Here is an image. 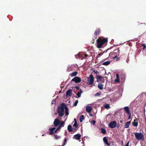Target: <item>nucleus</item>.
<instances>
[{"label": "nucleus", "mask_w": 146, "mask_h": 146, "mask_svg": "<svg viewBox=\"0 0 146 146\" xmlns=\"http://www.w3.org/2000/svg\"><path fill=\"white\" fill-rule=\"evenodd\" d=\"M68 130L69 132H73V129L71 125H69L68 127Z\"/></svg>", "instance_id": "21"}, {"label": "nucleus", "mask_w": 146, "mask_h": 146, "mask_svg": "<svg viewBox=\"0 0 146 146\" xmlns=\"http://www.w3.org/2000/svg\"><path fill=\"white\" fill-rule=\"evenodd\" d=\"M72 89H69L66 93V96L67 97H70L72 94Z\"/></svg>", "instance_id": "9"}, {"label": "nucleus", "mask_w": 146, "mask_h": 146, "mask_svg": "<svg viewBox=\"0 0 146 146\" xmlns=\"http://www.w3.org/2000/svg\"><path fill=\"white\" fill-rule=\"evenodd\" d=\"M96 121L95 120H93L91 122V123L93 124V125H94L95 124Z\"/></svg>", "instance_id": "38"}, {"label": "nucleus", "mask_w": 146, "mask_h": 146, "mask_svg": "<svg viewBox=\"0 0 146 146\" xmlns=\"http://www.w3.org/2000/svg\"><path fill=\"white\" fill-rule=\"evenodd\" d=\"M54 136L55 137V138L56 139H58L60 138V136H58L57 135H54Z\"/></svg>", "instance_id": "30"}, {"label": "nucleus", "mask_w": 146, "mask_h": 146, "mask_svg": "<svg viewBox=\"0 0 146 146\" xmlns=\"http://www.w3.org/2000/svg\"><path fill=\"white\" fill-rule=\"evenodd\" d=\"M101 132L103 134H104L106 133V130L103 128H101Z\"/></svg>", "instance_id": "26"}, {"label": "nucleus", "mask_w": 146, "mask_h": 146, "mask_svg": "<svg viewBox=\"0 0 146 146\" xmlns=\"http://www.w3.org/2000/svg\"><path fill=\"white\" fill-rule=\"evenodd\" d=\"M92 73H94L95 74H97L99 72L98 71H97L94 70L93 71Z\"/></svg>", "instance_id": "36"}, {"label": "nucleus", "mask_w": 146, "mask_h": 146, "mask_svg": "<svg viewBox=\"0 0 146 146\" xmlns=\"http://www.w3.org/2000/svg\"><path fill=\"white\" fill-rule=\"evenodd\" d=\"M65 104L62 103L60 106H58L57 109V113L59 116L62 117L64 114Z\"/></svg>", "instance_id": "2"}, {"label": "nucleus", "mask_w": 146, "mask_h": 146, "mask_svg": "<svg viewBox=\"0 0 146 146\" xmlns=\"http://www.w3.org/2000/svg\"><path fill=\"white\" fill-rule=\"evenodd\" d=\"M81 81V79L79 77L75 76L72 80L71 81H74L76 83H78L80 82Z\"/></svg>", "instance_id": "8"}, {"label": "nucleus", "mask_w": 146, "mask_h": 146, "mask_svg": "<svg viewBox=\"0 0 146 146\" xmlns=\"http://www.w3.org/2000/svg\"><path fill=\"white\" fill-rule=\"evenodd\" d=\"M110 61H107L103 63L102 64L105 66H108L110 64Z\"/></svg>", "instance_id": "25"}, {"label": "nucleus", "mask_w": 146, "mask_h": 146, "mask_svg": "<svg viewBox=\"0 0 146 146\" xmlns=\"http://www.w3.org/2000/svg\"><path fill=\"white\" fill-rule=\"evenodd\" d=\"M101 94L100 93H99L98 92L95 95V96H98L100 95Z\"/></svg>", "instance_id": "37"}, {"label": "nucleus", "mask_w": 146, "mask_h": 146, "mask_svg": "<svg viewBox=\"0 0 146 146\" xmlns=\"http://www.w3.org/2000/svg\"><path fill=\"white\" fill-rule=\"evenodd\" d=\"M64 109L65 110V113L66 115H68L69 114V113L68 112V108L66 106L65 104Z\"/></svg>", "instance_id": "20"}, {"label": "nucleus", "mask_w": 146, "mask_h": 146, "mask_svg": "<svg viewBox=\"0 0 146 146\" xmlns=\"http://www.w3.org/2000/svg\"><path fill=\"white\" fill-rule=\"evenodd\" d=\"M129 141L127 142V143L125 145V146H129Z\"/></svg>", "instance_id": "44"}, {"label": "nucleus", "mask_w": 146, "mask_h": 146, "mask_svg": "<svg viewBox=\"0 0 146 146\" xmlns=\"http://www.w3.org/2000/svg\"><path fill=\"white\" fill-rule=\"evenodd\" d=\"M83 92L82 91L81 89L80 90L79 92H78L77 94L76 95L78 98H79L80 97L81 94Z\"/></svg>", "instance_id": "23"}, {"label": "nucleus", "mask_w": 146, "mask_h": 146, "mask_svg": "<svg viewBox=\"0 0 146 146\" xmlns=\"http://www.w3.org/2000/svg\"><path fill=\"white\" fill-rule=\"evenodd\" d=\"M74 137L76 139L78 140L81 138V135L80 134H77L75 135Z\"/></svg>", "instance_id": "12"}, {"label": "nucleus", "mask_w": 146, "mask_h": 146, "mask_svg": "<svg viewBox=\"0 0 146 146\" xmlns=\"http://www.w3.org/2000/svg\"><path fill=\"white\" fill-rule=\"evenodd\" d=\"M135 135L136 139L138 140H143L144 139V135L142 133H136Z\"/></svg>", "instance_id": "4"}, {"label": "nucleus", "mask_w": 146, "mask_h": 146, "mask_svg": "<svg viewBox=\"0 0 146 146\" xmlns=\"http://www.w3.org/2000/svg\"><path fill=\"white\" fill-rule=\"evenodd\" d=\"M56 129L55 127H53L52 128H50L49 129V130L50 131L49 132V134L50 135H53L54 133V130Z\"/></svg>", "instance_id": "14"}, {"label": "nucleus", "mask_w": 146, "mask_h": 146, "mask_svg": "<svg viewBox=\"0 0 146 146\" xmlns=\"http://www.w3.org/2000/svg\"><path fill=\"white\" fill-rule=\"evenodd\" d=\"M76 127H75V129L73 128V129H74L75 130H76Z\"/></svg>", "instance_id": "47"}, {"label": "nucleus", "mask_w": 146, "mask_h": 146, "mask_svg": "<svg viewBox=\"0 0 146 146\" xmlns=\"http://www.w3.org/2000/svg\"><path fill=\"white\" fill-rule=\"evenodd\" d=\"M104 107L105 108L107 109H108L110 108V106L109 104H106L104 105Z\"/></svg>", "instance_id": "28"}, {"label": "nucleus", "mask_w": 146, "mask_h": 146, "mask_svg": "<svg viewBox=\"0 0 146 146\" xmlns=\"http://www.w3.org/2000/svg\"><path fill=\"white\" fill-rule=\"evenodd\" d=\"M117 123L116 121H114L111 122L109 124V126L111 128H115L116 126Z\"/></svg>", "instance_id": "6"}, {"label": "nucleus", "mask_w": 146, "mask_h": 146, "mask_svg": "<svg viewBox=\"0 0 146 146\" xmlns=\"http://www.w3.org/2000/svg\"><path fill=\"white\" fill-rule=\"evenodd\" d=\"M60 123V121L58 118L55 119L54 121L53 124L55 127H57L59 125Z\"/></svg>", "instance_id": "7"}, {"label": "nucleus", "mask_w": 146, "mask_h": 146, "mask_svg": "<svg viewBox=\"0 0 146 146\" xmlns=\"http://www.w3.org/2000/svg\"><path fill=\"white\" fill-rule=\"evenodd\" d=\"M76 121L74 123L73 125V126L76 127V128L78 126V124H77L76 122V119H74Z\"/></svg>", "instance_id": "29"}, {"label": "nucleus", "mask_w": 146, "mask_h": 146, "mask_svg": "<svg viewBox=\"0 0 146 146\" xmlns=\"http://www.w3.org/2000/svg\"><path fill=\"white\" fill-rule=\"evenodd\" d=\"M96 78L97 79V81L98 82L104 83V80L103 77L100 76H96Z\"/></svg>", "instance_id": "5"}, {"label": "nucleus", "mask_w": 146, "mask_h": 146, "mask_svg": "<svg viewBox=\"0 0 146 146\" xmlns=\"http://www.w3.org/2000/svg\"><path fill=\"white\" fill-rule=\"evenodd\" d=\"M108 42V39L107 38H104L102 39L100 38H98L96 41L97 47L100 48L105 46Z\"/></svg>", "instance_id": "1"}, {"label": "nucleus", "mask_w": 146, "mask_h": 146, "mask_svg": "<svg viewBox=\"0 0 146 146\" xmlns=\"http://www.w3.org/2000/svg\"><path fill=\"white\" fill-rule=\"evenodd\" d=\"M92 107L90 106H88L86 108V110L88 113H90L92 110Z\"/></svg>", "instance_id": "11"}, {"label": "nucleus", "mask_w": 146, "mask_h": 146, "mask_svg": "<svg viewBox=\"0 0 146 146\" xmlns=\"http://www.w3.org/2000/svg\"><path fill=\"white\" fill-rule=\"evenodd\" d=\"M120 125L118 123L116 124V126L117 128H118L120 127Z\"/></svg>", "instance_id": "39"}, {"label": "nucleus", "mask_w": 146, "mask_h": 146, "mask_svg": "<svg viewBox=\"0 0 146 146\" xmlns=\"http://www.w3.org/2000/svg\"><path fill=\"white\" fill-rule=\"evenodd\" d=\"M83 55L84 56L85 58H86V57H87L88 56V55H87V54H83Z\"/></svg>", "instance_id": "42"}, {"label": "nucleus", "mask_w": 146, "mask_h": 146, "mask_svg": "<svg viewBox=\"0 0 146 146\" xmlns=\"http://www.w3.org/2000/svg\"><path fill=\"white\" fill-rule=\"evenodd\" d=\"M119 74H116V78H119Z\"/></svg>", "instance_id": "41"}, {"label": "nucleus", "mask_w": 146, "mask_h": 146, "mask_svg": "<svg viewBox=\"0 0 146 146\" xmlns=\"http://www.w3.org/2000/svg\"><path fill=\"white\" fill-rule=\"evenodd\" d=\"M124 110L125 112L128 114L130 113V111H129V108L128 107L126 106L125 107Z\"/></svg>", "instance_id": "15"}, {"label": "nucleus", "mask_w": 146, "mask_h": 146, "mask_svg": "<svg viewBox=\"0 0 146 146\" xmlns=\"http://www.w3.org/2000/svg\"><path fill=\"white\" fill-rule=\"evenodd\" d=\"M100 28H98L96 30L94 33V35L96 36L98 35L100 33Z\"/></svg>", "instance_id": "16"}, {"label": "nucleus", "mask_w": 146, "mask_h": 146, "mask_svg": "<svg viewBox=\"0 0 146 146\" xmlns=\"http://www.w3.org/2000/svg\"><path fill=\"white\" fill-rule=\"evenodd\" d=\"M144 24H145V23H144Z\"/></svg>", "instance_id": "49"}, {"label": "nucleus", "mask_w": 146, "mask_h": 146, "mask_svg": "<svg viewBox=\"0 0 146 146\" xmlns=\"http://www.w3.org/2000/svg\"><path fill=\"white\" fill-rule=\"evenodd\" d=\"M131 123V121H129L126 122L124 125V128H127L129 127V125Z\"/></svg>", "instance_id": "19"}, {"label": "nucleus", "mask_w": 146, "mask_h": 146, "mask_svg": "<svg viewBox=\"0 0 146 146\" xmlns=\"http://www.w3.org/2000/svg\"><path fill=\"white\" fill-rule=\"evenodd\" d=\"M86 78L87 82L88 85H92L94 84V78L92 74H91L89 77H87Z\"/></svg>", "instance_id": "3"}, {"label": "nucleus", "mask_w": 146, "mask_h": 146, "mask_svg": "<svg viewBox=\"0 0 146 146\" xmlns=\"http://www.w3.org/2000/svg\"><path fill=\"white\" fill-rule=\"evenodd\" d=\"M64 121H62L61 122H60V123L58 127L60 129L62 127H64Z\"/></svg>", "instance_id": "22"}, {"label": "nucleus", "mask_w": 146, "mask_h": 146, "mask_svg": "<svg viewBox=\"0 0 146 146\" xmlns=\"http://www.w3.org/2000/svg\"><path fill=\"white\" fill-rule=\"evenodd\" d=\"M103 141L105 143V144H106L107 145H108V146H110V143H109L108 142V140L106 138V137H104L103 138Z\"/></svg>", "instance_id": "10"}, {"label": "nucleus", "mask_w": 146, "mask_h": 146, "mask_svg": "<svg viewBox=\"0 0 146 146\" xmlns=\"http://www.w3.org/2000/svg\"><path fill=\"white\" fill-rule=\"evenodd\" d=\"M78 102V100H76V101H75V102H74V106H76L77 105Z\"/></svg>", "instance_id": "31"}, {"label": "nucleus", "mask_w": 146, "mask_h": 146, "mask_svg": "<svg viewBox=\"0 0 146 146\" xmlns=\"http://www.w3.org/2000/svg\"><path fill=\"white\" fill-rule=\"evenodd\" d=\"M100 54H98V55H100Z\"/></svg>", "instance_id": "48"}, {"label": "nucleus", "mask_w": 146, "mask_h": 146, "mask_svg": "<svg viewBox=\"0 0 146 146\" xmlns=\"http://www.w3.org/2000/svg\"><path fill=\"white\" fill-rule=\"evenodd\" d=\"M78 72H77L76 71L74 72H73L71 73H70L69 74L70 76L72 77H73L77 75Z\"/></svg>", "instance_id": "17"}, {"label": "nucleus", "mask_w": 146, "mask_h": 146, "mask_svg": "<svg viewBox=\"0 0 146 146\" xmlns=\"http://www.w3.org/2000/svg\"><path fill=\"white\" fill-rule=\"evenodd\" d=\"M84 119V117L83 115H81L80 116V122H82Z\"/></svg>", "instance_id": "27"}, {"label": "nucleus", "mask_w": 146, "mask_h": 146, "mask_svg": "<svg viewBox=\"0 0 146 146\" xmlns=\"http://www.w3.org/2000/svg\"><path fill=\"white\" fill-rule=\"evenodd\" d=\"M130 114L129 116L128 117V119H129L130 118H131V113H129Z\"/></svg>", "instance_id": "45"}, {"label": "nucleus", "mask_w": 146, "mask_h": 146, "mask_svg": "<svg viewBox=\"0 0 146 146\" xmlns=\"http://www.w3.org/2000/svg\"><path fill=\"white\" fill-rule=\"evenodd\" d=\"M66 141L67 139L66 138L64 139V142L63 143V144L61 145V146H64L65 145V142Z\"/></svg>", "instance_id": "33"}, {"label": "nucleus", "mask_w": 146, "mask_h": 146, "mask_svg": "<svg viewBox=\"0 0 146 146\" xmlns=\"http://www.w3.org/2000/svg\"><path fill=\"white\" fill-rule=\"evenodd\" d=\"M60 129L58 127L55 130L54 132L56 133L58 131L60 130Z\"/></svg>", "instance_id": "32"}, {"label": "nucleus", "mask_w": 146, "mask_h": 146, "mask_svg": "<svg viewBox=\"0 0 146 146\" xmlns=\"http://www.w3.org/2000/svg\"><path fill=\"white\" fill-rule=\"evenodd\" d=\"M120 123H122V122H123V121L122 120H120Z\"/></svg>", "instance_id": "46"}, {"label": "nucleus", "mask_w": 146, "mask_h": 146, "mask_svg": "<svg viewBox=\"0 0 146 146\" xmlns=\"http://www.w3.org/2000/svg\"><path fill=\"white\" fill-rule=\"evenodd\" d=\"M104 85L102 84V83H99L98 85V88L100 90H102L103 89Z\"/></svg>", "instance_id": "18"}, {"label": "nucleus", "mask_w": 146, "mask_h": 146, "mask_svg": "<svg viewBox=\"0 0 146 146\" xmlns=\"http://www.w3.org/2000/svg\"><path fill=\"white\" fill-rule=\"evenodd\" d=\"M115 82H119V78H116L115 80L114 81Z\"/></svg>", "instance_id": "35"}, {"label": "nucleus", "mask_w": 146, "mask_h": 146, "mask_svg": "<svg viewBox=\"0 0 146 146\" xmlns=\"http://www.w3.org/2000/svg\"><path fill=\"white\" fill-rule=\"evenodd\" d=\"M142 46L143 47V50H144V49H145V48L146 47L145 45L144 44H142Z\"/></svg>", "instance_id": "34"}, {"label": "nucleus", "mask_w": 146, "mask_h": 146, "mask_svg": "<svg viewBox=\"0 0 146 146\" xmlns=\"http://www.w3.org/2000/svg\"><path fill=\"white\" fill-rule=\"evenodd\" d=\"M75 88H76V89L77 90H78L80 89V88L78 86H75Z\"/></svg>", "instance_id": "40"}, {"label": "nucleus", "mask_w": 146, "mask_h": 146, "mask_svg": "<svg viewBox=\"0 0 146 146\" xmlns=\"http://www.w3.org/2000/svg\"><path fill=\"white\" fill-rule=\"evenodd\" d=\"M114 58H117V59L116 60L117 61V60H119V58L117 57V56H115Z\"/></svg>", "instance_id": "43"}, {"label": "nucleus", "mask_w": 146, "mask_h": 146, "mask_svg": "<svg viewBox=\"0 0 146 146\" xmlns=\"http://www.w3.org/2000/svg\"><path fill=\"white\" fill-rule=\"evenodd\" d=\"M138 119H134V122H132V124L133 126L135 127H137L138 125V122L137 121Z\"/></svg>", "instance_id": "13"}, {"label": "nucleus", "mask_w": 146, "mask_h": 146, "mask_svg": "<svg viewBox=\"0 0 146 146\" xmlns=\"http://www.w3.org/2000/svg\"><path fill=\"white\" fill-rule=\"evenodd\" d=\"M114 52L116 53L117 55H119V48H117L114 51Z\"/></svg>", "instance_id": "24"}]
</instances>
